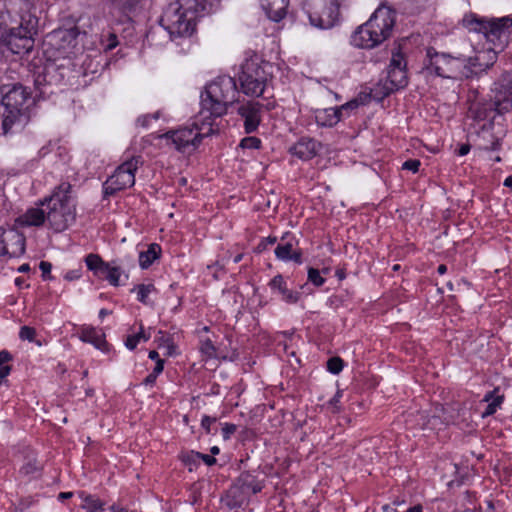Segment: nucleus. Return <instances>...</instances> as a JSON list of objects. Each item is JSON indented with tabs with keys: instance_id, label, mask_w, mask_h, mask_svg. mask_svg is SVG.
I'll list each match as a JSON object with an SVG mask.
<instances>
[{
	"instance_id": "nucleus-47",
	"label": "nucleus",
	"mask_w": 512,
	"mask_h": 512,
	"mask_svg": "<svg viewBox=\"0 0 512 512\" xmlns=\"http://www.w3.org/2000/svg\"><path fill=\"white\" fill-rule=\"evenodd\" d=\"M421 163L417 159H410L403 163L402 169L412 171L413 173L418 172Z\"/></svg>"
},
{
	"instance_id": "nucleus-20",
	"label": "nucleus",
	"mask_w": 512,
	"mask_h": 512,
	"mask_svg": "<svg viewBox=\"0 0 512 512\" xmlns=\"http://www.w3.org/2000/svg\"><path fill=\"white\" fill-rule=\"evenodd\" d=\"M47 222L46 208L33 207L16 219L19 227H39Z\"/></svg>"
},
{
	"instance_id": "nucleus-38",
	"label": "nucleus",
	"mask_w": 512,
	"mask_h": 512,
	"mask_svg": "<svg viewBox=\"0 0 512 512\" xmlns=\"http://www.w3.org/2000/svg\"><path fill=\"white\" fill-rule=\"evenodd\" d=\"M360 106V101L357 99H353L340 107H336V111L338 116H340V120L344 117L349 116L354 110H356Z\"/></svg>"
},
{
	"instance_id": "nucleus-6",
	"label": "nucleus",
	"mask_w": 512,
	"mask_h": 512,
	"mask_svg": "<svg viewBox=\"0 0 512 512\" xmlns=\"http://www.w3.org/2000/svg\"><path fill=\"white\" fill-rule=\"evenodd\" d=\"M490 102L473 103L469 112L476 120L491 118L492 114H503L512 108V73L505 72L494 83Z\"/></svg>"
},
{
	"instance_id": "nucleus-15",
	"label": "nucleus",
	"mask_w": 512,
	"mask_h": 512,
	"mask_svg": "<svg viewBox=\"0 0 512 512\" xmlns=\"http://www.w3.org/2000/svg\"><path fill=\"white\" fill-rule=\"evenodd\" d=\"M497 54L491 45H484L482 49L475 51L474 56H464V78L478 76L492 67L497 60Z\"/></svg>"
},
{
	"instance_id": "nucleus-1",
	"label": "nucleus",
	"mask_w": 512,
	"mask_h": 512,
	"mask_svg": "<svg viewBox=\"0 0 512 512\" xmlns=\"http://www.w3.org/2000/svg\"><path fill=\"white\" fill-rule=\"evenodd\" d=\"M238 94L235 80L230 76H220L209 83L201 95L200 119L208 123L216 122L227 113Z\"/></svg>"
},
{
	"instance_id": "nucleus-33",
	"label": "nucleus",
	"mask_w": 512,
	"mask_h": 512,
	"mask_svg": "<svg viewBox=\"0 0 512 512\" xmlns=\"http://www.w3.org/2000/svg\"><path fill=\"white\" fill-rule=\"evenodd\" d=\"M122 273L123 271L120 266L115 261H112L107 264V269H105L104 275L101 277L105 278L111 285L118 286Z\"/></svg>"
},
{
	"instance_id": "nucleus-14",
	"label": "nucleus",
	"mask_w": 512,
	"mask_h": 512,
	"mask_svg": "<svg viewBox=\"0 0 512 512\" xmlns=\"http://www.w3.org/2000/svg\"><path fill=\"white\" fill-rule=\"evenodd\" d=\"M407 84L408 77L404 55L400 52L393 53L387 69V76L380 82L383 94L389 95L399 89H403Z\"/></svg>"
},
{
	"instance_id": "nucleus-31",
	"label": "nucleus",
	"mask_w": 512,
	"mask_h": 512,
	"mask_svg": "<svg viewBox=\"0 0 512 512\" xmlns=\"http://www.w3.org/2000/svg\"><path fill=\"white\" fill-rule=\"evenodd\" d=\"M78 496L81 499V507L88 512H97L103 509L104 503L99 498L84 491L78 492Z\"/></svg>"
},
{
	"instance_id": "nucleus-12",
	"label": "nucleus",
	"mask_w": 512,
	"mask_h": 512,
	"mask_svg": "<svg viewBox=\"0 0 512 512\" xmlns=\"http://www.w3.org/2000/svg\"><path fill=\"white\" fill-rule=\"evenodd\" d=\"M141 163L140 157H132L119 165L104 183V192L113 195L135 184V172Z\"/></svg>"
},
{
	"instance_id": "nucleus-22",
	"label": "nucleus",
	"mask_w": 512,
	"mask_h": 512,
	"mask_svg": "<svg viewBox=\"0 0 512 512\" xmlns=\"http://www.w3.org/2000/svg\"><path fill=\"white\" fill-rule=\"evenodd\" d=\"M249 498V496L233 484L221 498V501L228 509L232 510L247 505L249 503Z\"/></svg>"
},
{
	"instance_id": "nucleus-28",
	"label": "nucleus",
	"mask_w": 512,
	"mask_h": 512,
	"mask_svg": "<svg viewBox=\"0 0 512 512\" xmlns=\"http://www.w3.org/2000/svg\"><path fill=\"white\" fill-rule=\"evenodd\" d=\"M176 7L183 11L189 12L192 15H200L207 11L209 6L208 0H176L174 4Z\"/></svg>"
},
{
	"instance_id": "nucleus-19",
	"label": "nucleus",
	"mask_w": 512,
	"mask_h": 512,
	"mask_svg": "<svg viewBox=\"0 0 512 512\" xmlns=\"http://www.w3.org/2000/svg\"><path fill=\"white\" fill-rule=\"evenodd\" d=\"M321 144L313 138L303 137L299 139L290 149L293 156L301 160H309L317 155Z\"/></svg>"
},
{
	"instance_id": "nucleus-25",
	"label": "nucleus",
	"mask_w": 512,
	"mask_h": 512,
	"mask_svg": "<svg viewBox=\"0 0 512 512\" xmlns=\"http://www.w3.org/2000/svg\"><path fill=\"white\" fill-rule=\"evenodd\" d=\"M501 146L499 138H497L490 130L483 129L478 134L475 149L479 152H489L498 150Z\"/></svg>"
},
{
	"instance_id": "nucleus-9",
	"label": "nucleus",
	"mask_w": 512,
	"mask_h": 512,
	"mask_svg": "<svg viewBox=\"0 0 512 512\" xmlns=\"http://www.w3.org/2000/svg\"><path fill=\"white\" fill-rule=\"evenodd\" d=\"M342 0H306L304 10L311 25L328 29L335 25L339 16V5Z\"/></svg>"
},
{
	"instance_id": "nucleus-60",
	"label": "nucleus",
	"mask_w": 512,
	"mask_h": 512,
	"mask_svg": "<svg viewBox=\"0 0 512 512\" xmlns=\"http://www.w3.org/2000/svg\"><path fill=\"white\" fill-rule=\"evenodd\" d=\"M470 148H471V147H470V145H469V144H462V145L460 146V148L458 149L457 154H458L459 156H465V155H467V154L469 153Z\"/></svg>"
},
{
	"instance_id": "nucleus-42",
	"label": "nucleus",
	"mask_w": 512,
	"mask_h": 512,
	"mask_svg": "<svg viewBox=\"0 0 512 512\" xmlns=\"http://www.w3.org/2000/svg\"><path fill=\"white\" fill-rule=\"evenodd\" d=\"M308 280L317 287H320L325 283V279L320 275L319 270L315 268H309Z\"/></svg>"
},
{
	"instance_id": "nucleus-2",
	"label": "nucleus",
	"mask_w": 512,
	"mask_h": 512,
	"mask_svg": "<svg viewBox=\"0 0 512 512\" xmlns=\"http://www.w3.org/2000/svg\"><path fill=\"white\" fill-rule=\"evenodd\" d=\"M395 20L396 13L391 7L379 6L369 20L352 33L351 45L361 49H372L379 46L390 37Z\"/></svg>"
},
{
	"instance_id": "nucleus-3",
	"label": "nucleus",
	"mask_w": 512,
	"mask_h": 512,
	"mask_svg": "<svg viewBox=\"0 0 512 512\" xmlns=\"http://www.w3.org/2000/svg\"><path fill=\"white\" fill-rule=\"evenodd\" d=\"M71 189L69 182H61L50 196L40 202L41 206L46 207V218L50 228L56 232L64 231L75 222L76 207Z\"/></svg>"
},
{
	"instance_id": "nucleus-35",
	"label": "nucleus",
	"mask_w": 512,
	"mask_h": 512,
	"mask_svg": "<svg viewBox=\"0 0 512 512\" xmlns=\"http://www.w3.org/2000/svg\"><path fill=\"white\" fill-rule=\"evenodd\" d=\"M486 22L487 20L480 19L475 15H466L462 20L463 26L478 33L483 32Z\"/></svg>"
},
{
	"instance_id": "nucleus-61",
	"label": "nucleus",
	"mask_w": 512,
	"mask_h": 512,
	"mask_svg": "<svg viewBox=\"0 0 512 512\" xmlns=\"http://www.w3.org/2000/svg\"><path fill=\"white\" fill-rule=\"evenodd\" d=\"M117 46V39L115 35H110L109 37V43L107 44V49L112 50Z\"/></svg>"
},
{
	"instance_id": "nucleus-4",
	"label": "nucleus",
	"mask_w": 512,
	"mask_h": 512,
	"mask_svg": "<svg viewBox=\"0 0 512 512\" xmlns=\"http://www.w3.org/2000/svg\"><path fill=\"white\" fill-rule=\"evenodd\" d=\"M219 132L217 122L202 121L200 113L197 114L191 126H183L175 130H169L160 136L165 140L166 146L173 148L182 154H192L197 150L203 138Z\"/></svg>"
},
{
	"instance_id": "nucleus-16",
	"label": "nucleus",
	"mask_w": 512,
	"mask_h": 512,
	"mask_svg": "<svg viewBox=\"0 0 512 512\" xmlns=\"http://www.w3.org/2000/svg\"><path fill=\"white\" fill-rule=\"evenodd\" d=\"M34 36V34L7 28V25L0 26V43L19 56H24L32 51L35 43Z\"/></svg>"
},
{
	"instance_id": "nucleus-58",
	"label": "nucleus",
	"mask_w": 512,
	"mask_h": 512,
	"mask_svg": "<svg viewBox=\"0 0 512 512\" xmlns=\"http://www.w3.org/2000/svg\"><path fill=\"white\" fill-rule=\"evenodd\" d=\"M201 460H203L207 465L211 466L216 463V459L213 456L201 454L200 457Z\"/></svg>"
},
{
	"instance_id": "nucleus-48",
	"label": "nucleus",
	"mask_w": 512,
	"mask_h": 512,
	"mask_svg": "<svg viewBox=\"0 0 512 512\" xmlns=\"http://www.w3.org/2000/svg\"><path fill=\"white\" fill-rule=\"evenodd\" d=\"M236 430L237 426L235 424L225 423L222 428L223 438L225 440H228L231 437V435L236 432Z\"/></svg>"
},
{
	"instance_id": "nucleus-44",
	"label": "nucleus",
	"mask_w": 512,
	"mask_h": 512,
	"mask_svg": "<svg viewBox=\"0 0 512 512\" xmlns=\"http://www.w3.org/2000/svg\"><path fill=\"white\" fill-rule=\"evenodd\" d=\"M160 118V111L154 112L152 114L142 115L137 118V124L143 128H147L149 126L150 120H158Z\"/></svg>"
},
{
	"instance_id": "nucleus-53",
	"label": "nucleus",
	"mask_w": 512,
	"mask_h": 512,
	"mask_svg": "<svg viewBox=\"0 0 512 512\" xmlns=\"http://www.w3.org/2000/svg\"><path fill=\"white\" fill-rule=\"evenodd\" d=\"M163 369H164V360L158 359L152 373L158 377L159 374H161L163 372Z\"/></svg>"
},
{
	"instance_id": "nucleus-23",
	"label": "nucleus",
	"mask_w": 512,
	"mask_h": 512,
	"mask_svg": "<svg viewBox=\"0 0 512 512\" xmlns=\"http://www.w3.org/2000/svg\"><path fill=\"white\" fill-rule=\"evenodd\" d=\"M234 484L249 497L252 494L259 493L263 489V483L250 472L241 473Z\"/></svg>"
},
{
	"instance_id": "nucleus-17",
	"label": "nucleus",
	"mask_w": 512,
	"mask_h": 512,
	"mask_svg": "<svg viewBox=\"0 0 512 512\" xmlns=\"http://www.w3.org/2000/svg\"><path fill=\"white\" fill-rule=\"evenodd\" d=\"M7 28L15 29L27 34H37L38 18L30 11L28 3H23L19 8V13L10 20V24L5 22Z\"/></svg>"
},
{
	"instance_id": "nucleus-52",
	"label": "nucleus",
	"mask_w": 512,
	"mask_h": 512,
	"mask_svg": "<svg viewBox=\"0 0 512 512\" xmlns=\"http://www.w3.org/2000/svg\"><path fill=\"white\" fill-rule=\"evenodd\" d=\"M415 417H416L417 424L421 428H425L428 425L429 420L427 419V416L424 415V413L418 412Z\"/></svg>"
},
{
	"instance_id": "nucleus-57",
	"label": "nucleus",
	"mask_w": 512,
	"mask_h": 512,
	"mask_svg": "<svg viewBox=\"0 0 512 512\" xmlns=\"http://www.w3.org/2000/svg\"><path fill=\"white\" fill-rule=\"evenodd\" d=\"M156 379H157V376L154 375L152 372L147 375V377L143 380V384L148 386V385H154V383L156 382Z\"/></svg>"
},
{
	"instance_id": "nucleus-51",
	"label": "nucleus",
	"mask_w": 512,
	"mask_h": 512,
	"mask_svg": "<svg viewBox=\"0 0 512 512\" xmlns=\"http://www.w3.org/2000/svg\"><path fill=\"white\" fill-rule=\"evenodd\" d=\"M39 268L42 272V275L44 278H46V275H49L52 269V264L46 261H41L39 264Z\"/></svg>"
},
{
	"instance_id": "nucleus-36",
	"label": "nucleus",
	"mask_w": 512,
	"mask_h": 512,
	"mask_svg": "<svg viewBox=\"0 0 512 512\" xmlns=\"http://www.w3.org/2000/svg\"><path fill=\"white\" fill-rule=\"evenodd\" d=\"M484 401L488 402V405L486 406L485 411L482 413V416L487 417L493 415L497 411L498 407H500L503 401V397L497 396L493 398L492 392H489L485 395Z\"/></svg>"
},
{
	"instance_id": "nucleus-49",
	"label": "nucleus",
	"mask_w": 512,
	"mask_h": 512,
	"mask_svg": "<svg viewBox=\"0 0 512 512\" xmlns=\"http://www.w3.org/2000/svg\"><path fill=\"white\" fill-rule=\"evenodd\" d=\"M342 395H343V391L338 389L336 394L329 401V405H331L333 407L334 412H338L340 410V407L338 404L340 402Z\"/></svg>"
},
{
	"instance_id": "nucleus-10",
	"label": "nucleus",
	"mask_w": 512,
	"mask_h": 512,
	"mask_svg": "<svg viewBox=\"0 0 512 512\" xmlns=\"http://www.w3.org/2000/svg\"><path fill=\"white\" fill-rule=\"evenodd\" d=\"M428 61L425 63V68L431 73L439 77L448 79H458L464 77V56L452 57L446 53L432 52V49L427 51Z\"/></svg>"
},
{
	"instance_id": "nucleus-18",
	"label": "nucleus",
	"mask_w": 512,
	"mask_h": 512,
	"mask_svg": "<svg viewBox=\"0 0 512 512\" xmlns=\"http://www.w3.org/2000/svg\"><path fill=\"white\" fill-rule=\"evenodd\" d=\"M262 107V104L255 101H246L239 105L237 112L244 120L246 133H253L259 127Z\"/></svg>"
},
{
	"instance_id": "nucleus-24",
	"label": "nucleus",
	"mask_w": 512,
	"mask_h": 512,
	"mask_svg": "<svg viewBox=\"0 0 512 512\" xmlns=\"http://www.w3.org/2000/svg\"><path fill=\"white\" fill-rule=\"evenodd\" d=\"M80 340L86 343L94 345L97 349L107 351V342L105 341V335L100 330L93 327H85L81 330Z\"/></svg>"
},
{
	"instance_id": "nucleus-34",
	"label": "nucleus",
	"mask_w": 512,
	"mask_h": 512,
	"mask_svg": "<svg viewBox=\"0 0 512 512\" xmlns=\"http://www.w3.org/2000/svg\"><path fill=\"white\" fill-rule=\"evenodd\" d=\"M112 8L121 13L128 14L134 11L141 0H107Z\"/></svg>"
},
{
	"instance_id": "nucleus-11",
	"label": "nucleus",
	"mask_w": 512,
	"mask_h": 512,
	"mask_svg": "<svg viewBox=\"0 0 512 512\" xmlns=\"http://www.w3.org/2000/svg\"><path fill=\"white\" fill-rule=\"evenodd\" d=\"M80 31L76 26L58 28L46 36L45 45L55 50L58 57L69 58L76 54Z\"/></svg>"
},
{
	"instance_id": "nucleus-62",
	"label": "nucleus",
	"mask_w": 512,
	"mask_h": 512,
	"mask_svg": "<svg viewBox=\"0 0 512 512\" xmlns=\"http://www.w3.org/2000/svg\"><path fill=\"white\" fill-rule=\"evenodd\" d=\"M72 496H73L72 492H61L58 495V499L61 500V501H64L66 499L71 498Z\"/></svg>"
},
{
	"instance_id": "nucleus-43",
	"label": "nucleus",
	"mask_w": 512,
	"mask_h": 512,
	"mask_svg": "<svg viewBox=\"0 0 512 512\" xmlns=\"http://www.w3.org/2000/svg\"><path fill=\"white\" fill-rule=\"evenodd\" d=\"M261 145V140L257 137H245L240 142V147L244 149H258Z\"/></svg>"
},
{
	"instance_id": "nucleus-13",
	"label": "nucleus",
	"mask_w": 512,
	"mask_h": 512,
	"mask_svg": "<svg viewBox=\"0 0 512 512\" xmlns=\"http://www.w3.org/2000/svg\"><path fill=\"white\" fill-rule=\"evenodd\" d=\"M482 34L486 39L485 45H491V48H495V51L499 53L512 39V19L502 17L487 20Z\"/></svg>"
},
{
	"instance_id": "nucleus-54",
	"label": "nucleus",
	"mask_w": 512,
	"mask_h": 512,
	"mask_svg": "<svg viewBox=\"0 0 512 512\" xmlns=\"http://www.w3.org/2000/svg\"><path fill=\"white\" fill-rule=\"evenodd\" d=\"M64 278L68 281H73V280H76L78 278H80V271L79 270H71V271H68Z\"/></svg>"
},
{
	"instance_id": "nucleus-39",
	"label": "nucleus",
	"mask_w": 512,
	"mask_h": 512,
	"mask_svg": "<svg viewBox=\"0 0 512 512\" xmlns=\"http://www.w3.org/2000/svg\"><path fill=\"white\" fill-rule=\"evenodd\" d=\"M150 338V335H146L143 330L141 329L140 332L134 334V335H130L127 337L126 341H125V346L129 349V350H133L136 348V346L138 345V343L141 341V340H144V341H147L148 339Z\"/></svg>"
},
{
	"instance_id": "nucleus-8",
	"label": "nucleus",
	"mask_w": 512,
	"mask_h": 512,
	"mask_svg": "<svg viewBox=\"0 0 512 512\" xmlns=\"http://www.w3.org/2000/svg\"><path fill=\"white\" fill-rule=\"evenodd\" d=\"M195 15L171 4L160 18V25L167 31L171 40L190 37L195 30Z\"/></svg>"
},
{
	"instance_id": "nucleus-59",
	"label": "nucleus",
	"mask_w": 512,
	"mask_h": 512,
	"mask_svg": "<svg viewBox=\"0 0 512 512\" xmlns=\"http://www.w3.org/2000/svg\"><path fill=\"white\" fill-rule=\"evenodd\" d=\"M10 371H11L10 366H8V365L0 366V379L6 378L10 374Z\"/></svg>"
},
{
	"instance_id": "nucleus-50",
	"label": "nucleus",
	"mask_w": 512,
	"mask_h": 512,
	"mask_svg": "<svg viewBox=\"0 0 512 512\" xmlns=\"http://www.w3.org/2000/svg\"><path fill=\"white\" fill-rule=\"evenodd\" d=\"M216 421L215 418L204 416L201 420V426L203 429L206 430L207 433H210V427L211 425Z\"/></svg>"
},
{
	"instance_id": "nucleus-63",
	"label": "nucleus",
	"mask_w": 512,
	"mask_h": 512,
	"mask_svg": "<svg viewBox=\"0 0 512 512\" xmlns=\"http://www.w3.org/2000/svg\"><path fill=\"white\" fill-rule=\"evenodd\" d=\"M405 512H423V507L420 504L408 508Z\"/></svg>"
},
{
	"instance_id": "nucleus-56",
	"label": "nucleus",
	"mask_w": 512,
	"mask_h": 512,
	"mask_svg": "<svg viewBox=\"0 0 512 512\" xmlns=\"http://www.w3.org/2000/svg\"><path fill=\"white\" fill-rule=\"evenodd\" d=\"M156 339L159 342V347L162 345H166L169 342V337H167L166 334L162 331L158 332Z\"/></svg>"
},
{
	"instance_id": "nucleus-37",
	"label": "nucleus",
	"mask_w": 512,
	"mask_h": 512,
	"mask_svg": "<svg viewBox=\"0 0 512 512\" xmlns=\"http://www.w3.org/2000/svg\"><path fill=\"white\" fill-rule=\"evenodd\" d=\"M132 291L137 292V300L141 303L148 305L149 300L148 297L151 293L156 291V288L153 284H139Z\"/></svg>"
},
{
	"instance_id": "nucleus-32",
	"label": "nucleus",
	"mask_w": 512,
	"mask_h": 512,
	"mask_svg": "<svg viewBox=\"0 0 512 512\" xmlns=\"http://www.w3.org/2000/svg\"><path fill=\"white\" fill-rule=\"evenodd\" d=\"M86 265L89 270L93 271L94 274L98 277L104 275L105 269H107V264L109 262H104L102 258L97 254H89L85 259Z\"/></svg>"
},
{
	"instance_id": "nucleus-41",
	"label": "nucleus",
	"mask_w": 512,
	"mask_h": 512,
	"mask_svg": "<svg viewBox=\"0 0 512 512\" xmlns=\"http://www.w3.org/2000/svg\"><path fill=\"white\" fill-rule=\"evenodd\" d=\"M327 369L333 374H338L343 369V361L339 357L330 358L327 361Z\"/></svg>"
},
{
	"instance_id": "nucleus-5",
	"label": "nucleus",
	"mask_w": 512,
	"mask_h": 512,
	"mask_svg": "<svg viewBox=\"0 0 512 512\" xmlns=\"http://www.w3.org/2000/svg\"><path fill=\"white\" fill-rule=\"evenodd\" d=\"M4 106L3 130L8 133L13 126L23 127L30 119L34 99L31 92L21 84H14L2 98Z\"/></svg>"
},
{
	"instance_id": "nucleus-40",
	"label": "nucleus",
	"mask_w": 512,
	"mask_h": 512,
	"mask_svg": "<svg viewBox=\"0 0 512 512\" xmlns=\"http://www.w3.org/2000/svg\"><path fill=\"white\" fill-rule=\"evenodd\" d=\"M201 457V453L190 451L181 456V459L183 463H185L187 466H189V470H193V466H195Z\"/></svg>"
},
{
	"instance_id": "nucleus-26",
	"label": "nucleus",
	"mask_w": 512,
	"mask_h": 512,
	"mask_svg": "<svg viewBox=\"0 0 512 512\" xmlns=\"http://www.w3.org/2000/svg\"><path fill=\"white\" fill-rule=\"evenodd\" d=\"M269 285L272 290H277L279 292V294L282 296V299L285 302H287L289 304H294L299 300L300 294L298 292L289 290L281 275H276L270 281Z\"/></svg>"
},
{
	"instance_id": "nucleus-64",
	"label": "nucleus",
	"mask_w": 512,
	"mask_h": 512,
	"mask_svg": "<svg viewBox=\"0 0 512 512\" xmlns=\"http://www.w3.org/2000/svg\"><path fill=\"white\" fill-rule=\"evenodd\" d=\"M149 358H150L151 360H155L156 362L158 361V359H161V358L159 357L158 352H157V351H155V350H152V351H150V352H149Z\"/></svg>"
},
{
	"instance_id": "nucleus-55",
	"label": "nucleus",
	"mask_w": 512,
	"mask_h": 512,
	"mask_svg": "<svg viewBox=\"0 0 512 512\" xmlns=\"http://www.w3.org/2000/svg\"><path fill=\"white\" fill-rule=\"evenodd\" d=\"M11 359H12V356L8 351H6V350L0 351V366L9 362Z\"/></svg>"
},
{
	"instance_id": "nucleus-7",
	"label": "nucleus",
	"mask_w": 512,
	"mask_h": 512,
	"mask_svg": "<svg viewBox=\"0 0 512 512\" xmlns=\"http://www.w3.org/2000/svg\"><path fill=\"white\" fill-rule=\"evenodd\" d=\"M271 68L269 63H260L258 58L246 60L239 76L243 93L252 97L262 96L271 79V73L267 69Z\"/></svg>"
},
{
	"instance_id": "nucleus-46",
	"label": "nucleus",
	"mask_w": 512,
	"mask_h": 512,
	"mask_svg": "<svg viewBox=\"0 0 512 512\" xmlns=\"http://www.w3.org/2000/svg\"><path fill=\"white\" fill-rule=\"evenodd\" d=\"M35 335H36L35 329L32 327H29V326L21 327L20 332H19V337L22 340H28L30 342H32L34 340Z\"/></svg>"
},
{
	"instance_id": "nucleus-27",
	"label": "nucleus",
	"mask_w": 512,
	"mask_h": 512,
	"mask_svg": "<svg viewBox=\"0 0 512 512\" xmlns=\"http://www.w3.org/2000/svg\"><path fill=\"white\" fill-rule=\"evenodd\" d=\"M293 246L291 241L278 244L275 249L276 257L282 261H294L300 264L302 262V253L294 250Z\"/></svg>"
},
{
	"instance_id": "nucleus-29",
	"label": "nucleus",
	"mask_w": 512,
	"mask_h": 512,
	"mask_svg": "<svg viewBox=\"0 0 512 512\" xmlns=\"http://www.w3.org/2000/svg\"><path fill=\"white\" fill-rule=\"evenodd\" d=\"M315 121L319 126L332 127L340 121L335 108L318 109L315 111Z\"/></svg>"
},
{
	"instance_id": "nucleus-30",
	"label": "nucleus",
	"mask_w": 512,
	"mask_h": 512,
	"mask_svg": "<svg viewBox=\"0 0 512 512\" xmlns=\"http://www.w3.org/2000/svg\"><path fill=\"white\" fill-rule=\"evenodd\" d=\"M161 253L160 245L152 243L146 251L139 253V265L142 269H147L159 257Z\"/></svg>"
},
{
	"instance_id": "nucleus-21",
	"label": "nucleus",
	"mask_w": 512,
	"mask_h": 512,
	"mask_svg": "<svg viewBox=\"0 0 512 512\" xmlns=\"http://www.w3.org/2000/svg\"><path fill=\"white\" fill-rule=\"evenodd\" d=\"M260 2L268 18L272 21L279 22L285 17L289 0H260Z\"/></svg>"
},
{
	"instance_id": "nucleus-45",
	"label": "nucleus",
	"mask_w": 512,
	"mask_h": 512,
	"mask_svg": "<svg viewBox=\"0 0 512 512\" xmlns=\"http://www.w3.org/2000/svg\"><path fill=\"white\" fill-rule=\"evenodd\" d=\"M39 470V465L37 464L35 459H29L27 463H25L21 469L20 472L25 475L34 474Z\"/></svg>"
}]
</instances>
